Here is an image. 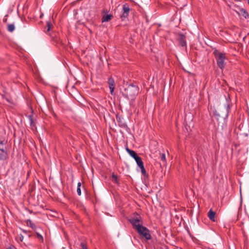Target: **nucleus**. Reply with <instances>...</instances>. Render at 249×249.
Listing matches in <instances>:
<instances>
[{
    "label": "nucleus",
    "instance_id": "f257e3e1",
    "mask_svg": "<svg viewBox=\"0 0 249 249\" xmlns=\"http://www.w3.org/2000/svg\"><path fill=\"white\" fill-rule=\"evenodd\" d=\"M230 110V105H227L218 107L213 112V115L217 121L225 120L228 117Z\"/></svg>",
    "mask_w": 249,
    "mask_h": 249
},
{
    "label": "nucleus",
    "instance_id": "f03ea898",
    "mask_svg": "<svg viewBox=\"0 0 249 249\" xmlns=\"http://www.w3.org/2000/svg\"><path fill=\"white\" fill-rule=\"evenodd\" d=\"M138 92L139 88L137 86L133 84H130L125 88L123 94L127 99L134 100L138 94Z\"/></svg>",
    "mask_w": 249,
    "mask_h": 249
},
{
    "label": "nucleus",
    "instance_id": "7ed1b4c3",
    "mask_svg": "<svg viewBox=\"0 0 249 249\" xmlns=\"http://www.w3.org/2000/svg\"><path fill=\"white\" fill-rule=\"evenodd\" d=\"M213 54L216 60L217 66L221 70H223L226 65L225 62V60L227 59L226 54L225 53L221 52L217 50H215Z\"/></svg>",
    "mask_w": 249,
    "mask_h": 249
},
{
    "label": "nucleus",
    "instance_id": "20e7f679",
    "mask_svg": "<svg viewBox=\"0 0 249 249\" xmlns=\"http://www.w3.org/2000/svg\"><path fill=\"white\" fill-rule=\"evenodd\" d=\"M126 150L128 153H129V154L135 159L138 166L141 169L142 174L143 176H145L146 175V171L144 168L142 158L139 157L134 151L130 150L128 147L126 148Z\"/></svg>",
    "mask_w": 249,
    "mask_h": 249
},
{
    "label": "nucleus",
    "instance_id": "39448f33",
    "mask_svg": "<svg viewBox=\"0 0 249 249\" xmlns=\"http://www.w3.org/2000/svg\"><path fill=\"white\" fill-rule=\"evenodd\" d=\"M129 221L136 230L137 229L138 227H140L142 226V217L136 213H134L133 216L129 219Z\"/></svg>",
    "mask_w": 249,
    "mask_h": 249
},
{
    "label": "nucleus",
    "instance_id": "423d86ee",
    "mask_svg": "<svg viewBox=\"0 0 249 249\" xmlns=\"http://www.w3.org/2000/svg\"><path fill=\"white\" fill-rule=\"evenodd\" d=\"M136 230L140 234L142 235L147 240H149L151 238V236L149 233V231L147 228L143 226L142 225L140 227H138Z\"/></svg>",
    "mask_w": 249,
    "mask_h": 249
},
{
    "label": "nucleus",
    "instance_id": "0eeeda50",
    "mask_svg": "<svg viewBox=\"0 0 249 249\" xmlns=\"http://www.w3.org/2000/svg\"><path fill=\"white\" fill-rule=\"evenodd\" d=\"M130 8L128 4L125 3L123 5V12L122 14L120 15L121 18L123 19V18H126L129 13Z\"/></svg>",
    "mask_w": 249,
    "mask_h": 249
},
{
    "label": "nucleus",
    "instance_id": "6e6552de",
    "mask_svg": "<svg viewBox=\"0 0 249 249\" xmlns=\"http://www.w3.org/2000/svg\"><path fill=\"white\" fill-rule=\"evenodd\" d=\"M108 87L110 89V93L113 95L115 89V82L112 77H109L108 79Z\"/></svg>",
    "mask_w": 249,
    "mask_h": 249
},
{
    "label": "nucleus",
    "instance_id": "1a4fd4ad",
    "mask_svg": "<svg viewBox=\"0 0 249 249\" xmlns=\"http://www.w3.org/2000/svg\"><path fill=\"white\" fill-rule=\"evenodd\" d=\"M178 40L181 46L184 47L186 45V37L183 34H179Z\"/></svg>",
    "mask_w": 249,
    "mask_h": 249
},
{
    "label": "nucleus",
    "instance_id": "9d476101",
    "mask_svg": "<svg viewBox=\"0 0 249 249\" xmlns=\"http://www.w3.org/2000/svg\"><path fill=\"white\" fill-rule=\"evenodd\" d=\"M116 119L118 122L119 123V126L124 128H127V125L124 122V119L118 115L116 116Z\"/></svg>",
    "mask_w": 249,
    "mask_h": 249
},
{
    "label": "nucleus",
    "instance_id": "9b49d317",
    "mask_svg": "<svg viewBox=\"0 0 249 249\" xmlns=\"http://www.w3.org/2000/svg\"><path fill=\"white\" fill-rule=\"evenodd\" d=\"M8 149L0 150V160H4L8 158Z\"/></svg>",
    "mask_w": 249,
    "mask_h": 249
},
{
    "label": "nucleus",
    "instance_id": "f8f14e48",
    "mask_svg": "<svg viewBox=\"0 0 249 249\" xmlns=\"http://www.w3.org/2000/svg\"><path fill=\"white\" fill-rule=\"evenodd\" d=\"M237 13L239 15L242 16L245 18H249V14L247 11L243 8H239V11H237Z\"/></svg>",
    "mask_w": 249,
    "mask_h": 249
},
{
    "label": "nucleus",
    "instance_id": "ddd939ff",
    "mask_svg": "<svg viewBox=\"0 0 249 249\" xmlns=\"http://www.w3.org/2000/svg\"><path fill=\"white\" fill-rule=\"evenodd\" d=\"M215 214V212L210 209L208 213V216L211 221L214 222Z\"/></svg>",
    "mask_w": 249,
    "mask_h": 249
},
{
    "label": "nucleus",
    "instance_id": "4468645a",
    "mask_svg": "<svg viewBox=\"0 0 249 249\" xmlns=\"http://www.w3.org/2000/svg\"><path fill=\"white\" fill-rule=\"evenodd\" d=\"M113 17V16L111 14L109 15H103L102 18V22H108L109 21L111 18Z\"/></svg>",
    "mask_w": 249,
    "mask_h": 249
},
{
    "label": "nucleus",
    "instance_id": "2eb2a0df",
    "mask_svg": "<svg viewBox=\"0 0 249 249\" xmlns=\"http://www.w3.org/2000/svg\"><path fill=\"white\" fill-rule=\"evenodd\" d=\"M26 224L28 226L30 227L33 230H35V229L36 228L35 224L33 223L32 221L30 219H28L27 220Z\"/></svg>",
    "mask_w": 249,
    "mask_h": 249
},
{
    "label": "nucleus",
    "instance_id": "dca6fc26",
    "mask_svg": "<svg viewBox=\"0 0 249 249\" xmlns=\"http://www.w3.org/2000/svg\"><path fill=\"white\" fill-rule=\"evenodd\" d=\"M15 26L14 24H10L7 26V30L10 32H12L14 31Z\"/></svg>",
    "mask_w": 249,
    "mask_h": 249
},
{
    "label": "nucleus",
    "instance_id": "f3484780",
    "mask_svg": "<svg viewBox=\"0 0 249 249\" xmlns=\"http://www.w3.org/2000/svg\"><path fill=\"white\" fill-rule=\"evenodd\" d=\"M160 159L161 161H162L163 163H165L166 162V158L165 154H161L160 155Z\"/></svg>",
    "mask_w": 249,
    "mask_h": 249
},
{
    "label": "nucleus",
    "instance_id": "a211bd4d",
    "mask_svg": "<svg viewBox=\"0 0 249 249\" xmlns=\"http://www.w3.org/2000/svg\"><path fill=\"white\" fill-rule=\"evenodd\" d=\"M47 31H46V32H48L50 30L51 26H52L51 23L49 21H47Z\"/></svg>",
    "mask_w": 249,
    "mask_h": 249
},
{
    "label": "nucleus",
    "instance_id": "6ab92c4d",
    "mask_svg": "<svg viewBox=\"0 0 249 249\" xmlns=\"http://www.w3.org/2000/svg\"><path fill=\"white\" fill-rule=\"evenodd\" d=\"M28 118L30 120V123L31 125L32 126H34V122H33V118H32V115H29Z\"/></svg>",
    "mask_w": 249,
    "mask_h": 249
},
{
    "label": "nucleus",
    "instance_id": "aec40b11",
    "mask_svg": "<svg viewBox=\"0 0 249 249\" xmlns=\"http://www.w3.org/2000/svg\"><path fill=\"white\" fill-rule=\"evenodd\" d=\"M112 179H113V181L114 182H117V176H116L114 174H113L112 176Z\"/></svg>",
    "mask_w": 249,
    "mask_h": 249
},
{
    "label": "nucleus",
    "instance_id": "412c9836",
    "mask_svg": "<svg viewBox=\"0 0 249 249\" xmlns=\"http://www.w3.org/2000/svg\"><path fill=\"white\" fill-rule=\"evenodd\" d=\"M80 246L82 247V249H88L87 247L83 242L81 243Z\"/></svg>",
    "mask_w": 249,
    "mask_h": 249
},
{
    "label": "nucleus",
    "instance_id": "4be33fe9",
    "mask_svg": "<svg viewBox=\"0 0 249 249\" xmlns=\"http://www.w3.org/2000/svg\"><path fill=\"white\" fill-rule=\"evenodd\" d=\"M6 141L5 140H0V145L6 146Z\"/></svg>",
    "mask_w": 249,
    "mask_h": 249
},
{
    "label": "nucleus",
    "instance_id": "5701e85b",
    "mask_svg": "<svg viewBox=\"0 0 249 249\" xmlns=\"http://www.w3.org/2000/svg\"><path fill=\"white\" fill-rule=\"evenodd\" d=\"M36 235L39 240H41V241L43 240V237L39 233L36 232Z\"/></svg>",
    "mask_w": 249,
    "mask_h": 249
},
{
    "label": "nucleus",
    "instance_id": "b1692460",
    "mask_svg": "<svg viewBox=\"0 0 249 249\" xmlns=\"http://www.w3.org/2000/svg\"><path fill=\"white\" fill-rule=\"evenodd\" d=\"M77 192L79 196H80L81 195V188L79 187L77 188Z\"/></svg>",
    "mask_w": 249,
    "mask_h": 249
},
{
    "label": "nucleus",
    "instance_id": "393cba45",
    "mask_svg": "<svg viewBox=\"0 0 249 249\" xmlns=\"http://www.w3.org/2000/svg\"><path fill=\"white\" fill-rule=\"evenodd\" d=\"M4 149H7V148L6 146H3L2 145H0V150H4Z\"/></svg>",
    "mask_w": 249,
    "mask_h": 249
},
{
    "label": "nucleus",
    "instance_id": "a878e982",
    "mask_svg": "<svg viewBox=\"0 0 249 249\" xmlns=\"http://www.w3.org/2000/svg\"><path fill=\"white\" fill-rule=\"evenodd\" d=\"M81 182H78V184H77V187H79L80 188L81 187Z\"/></svg>",
    "mask_w": 249,
    "mask_h": 249
},
{
    "label": "nucleus",
    "instance_id": "bb28decb",
    "mask_svg": "<svg viewBox=\"0 0 249 249\" xmlns=\"http://www.w3.org/2000/svg\"><path fill=\"white\" fill-rule=\"evenodd\" d=\"M106 12H107V11H105V10H104V11H103V13H106Z\"/></svg>",
    "mask_w": 249,
    "mask_h": 249
},
{
    "label": "nucleus",
    "instance_id": "cd10ccee",
    "mask_svg": "<svg viewBox=\"0 0 249 249\" xmlns=\"http://www.w3.org/2000/svg\"><path fill=\"white\" fill-rule=\"evenodd\" d=\"M186 120H187V116H185V121L186 122Z\"/></svg>",
    "mask_w": 249,
    "mask_h": 249
},
{
    "label": "nucleus",
    "instance_id": "c85d7f7f",
    "mask_svg": "<svg viewBox=\"0 0 249 249\" xmlns=\"http://www.w3.org/2000/svg\"><path fill=\"white\" fill-rule=\"evenodd\" d=\"M191 116V121H192V117H193V116L192 115H190Z\"/></svg>",
    "mask_w": 249,
    "mask_h": 249
}]
</instances>
